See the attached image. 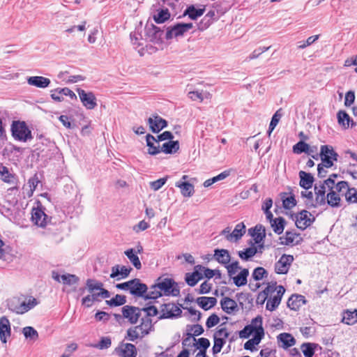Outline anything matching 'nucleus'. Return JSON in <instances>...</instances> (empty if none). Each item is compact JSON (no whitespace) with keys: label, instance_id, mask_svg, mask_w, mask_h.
<instances>
[{"label":"nucleus","instance_id":"nucleus-38","mask_svg":"<svg viewBox=\"0 0 357 357\" xmlns=\"http://www.w3.org/2000/svg\"><path fill=\"white\" fill-rule=\"evenodd\" d=\"M255 243H260L266 236L265 228L261 225H256L252 234Z\"/></svg>","mask_w":357,"mask_h":357},{"label":"nucleus","instance_id":"nucleus-25","mask_svg":"<svg viewBox=\"0 0 357 357\" xmlns=\"http://www.w3.org/2000/svg\"><path fill=\"white\" fill-rule=\"evenodd\" d=\"M305 303V297L301 295H292L287 301V306L294 310H298Z\"/></svg>","mask_w":357,"mask_h":357},{"label":"nucleus","instance_id":"nucleus-4","mask_svg":"<svg viewBox=\"0 0 357 357\" xmlns=\"http://www.w3.org/2000/svg\"><path fill=\"white\" fill-rule=\"evenodd\" d=\"M262 324V317L261 316H257L252 319L250 324L245 326L243 330L239 331V337L246 339L252 333L255 335L259 332L261 333V335L264 334Z\"/></svg>","mask_w":357,"mask_h":357},{"label":"nucleus","instance_id":"nucleus-8","mask_svg":"<svg viewBox=\"0 0 357 357\" xmlns=\"http://www.w3.org/2000/svg\"><path fill=\"white\" fill-rule=\"evenodd\" d=\"M192 28V23H177L173 26H170L167 29L166 39L181 36Z\"/></svg>","mask_w":357,"mask_h":357},{"label":"nucleus","instance_id":"nucleus-55","mask_svg":"<svg viewBox=\"0 0 357 357\" xmlns=\"http://www.w3.org/2000/svg\"><path fill=\"white\" fill-rule=\"evenodd\" d=\"M23 334L26 338H31L33 340H36L38 337V333L36 330H35L31 326H26L23 328Z\"/></svg>","mask_w":357,"mask_h":357},{"label":"nucleus","instance_id":"nucleus-12","mask_svg":"<svg viewBox=\"0 0 357 357\" xmlns=\"http://www.w3.org/2000/svg\"><path fill=\"white\" fill-rule=\"evenodd\" d=\"M148 287L146 284L142 283L138 278L132 280L130 293L135 297H142L145 298Z\"/></svg>","mask_w":357,"mask_h":357},{"label":"nucleus","instance_id":"nucleus-1","mask_svg":"<svg viewBox=\"0 0 357 357\" xmlns=\"http://www.w3.org/2000/svg\"><path fill=\"white\" fill-rule=\"evenodd\" d=\"M337 177L336 174H332L319 187L317 186V184L314 186V190L317 194L316 202L317 204H322L325 203V193L326 190H329L330 192L326 196L328 204L332 207L340 206V195L333 190L335 178Z\"/></svg>","mask_w":357,"mask_h":357},{"label":"nucleus","instance_id":"nucleus-49","mask_svg":"<svg viewBox=\"0 0 357 357\" xmlns=\"http://www.w3.org/2000/svg\"><path fill=\"white\" fill-rule=\"evenodd\" d=\"M349 203L357 202V191L354 188H348L344 195Z\"/></svg>","mask_w":357,"mask_h":357},{"label":"nucleus","instance_id":"nucleus-59","mask_svg":"<svg viewBox=\"0 0 357 357\" xmlns=\"http://www.w3.org/2000/svg\"><path fill=\"white\" fill-rule=\"evenodd\" d=\"M111 344L112 340L109 337H102L96 347L99 349H105L110 347Z\"/></svg>","mask_w":357,"mask_h":357},{"label":"nucleus","instance_id":"nucleus-13","mask_svg":"<svg viewBox=\"0 0 357 357\" xmlns=\"http://www.w3.org/2000/svg\"><path fill=\"white\" fill-rule=\"evenodd\" d=\"M148 123L151 130L154 133L159 132L161 130L167 126V121L157 114L153 115V117L149 118Z\"/></svg>","mask_w":357,"mask_h":357},{"label":"nucleus","instance_id":"nucleus-21","mask_svg":"<svg viewBox=\"0 0 357 357\" xmlns=\"http://www.w3.org/2000/svg\"><path fill=\"white\" fill-rule=\"evenodd\" d=\"M220 305L222 310L229 314L238 310L236 302L229 297L222 298L220 301Z\"/></svg>","mask_w":357,"mask_h":357},{"label":"nucleus","instance_id":"nucleus-30","mask_svg":"<svg viewBox=\"0 0 357 357\" xmlns=\"http://www.w3.org/2000/svg\"><path fill=\"white\" fill-rule=\"evenodd\" d=\"M249 275V271L247 268H243L241 272L236 276H233L231 278L233 279L234 284L237 287H241L245 285L248 282L247 278Z\"/></svg>","mask_w":357,"mask_h":357},{"label":"nucleus","instance_id":"nucleus-50","mask_svg":"<svg viewBox=\"0 0 357 357\" xmlns=\"http://www.w3.org/2000/svg\"><path fill=\"white\" fill-rule=\"evenodd\" d=\"M337 119L339 124L344 127H348L350 121V117L344 111H339L337 113Z\"/></svg>","mask_w":357,"mask_h":357},{"label":"nucleus","instance_id":"nucleus-53","mask_svg":"<svg viewBox=\"0 0 357 357\" xmlns=\"http://www.w3.org/2000/svg\"><path fill=\"white\" fill-rule=\"evenodd\" d=\"M170 17V14L167 9H162L158 12V13L154 16V20L157 23H162Z\"/></svg>","mask_w":357,"mask_h":357},{"label":"nucleus","instance_id":"nucleus-39","mask_svg":"<svg viewBox=\"0 0 357 357\" xmlns=\"http://www.w3.org/2000/svg\"><path fill=\"white\" fill-rule=\"evenodd\" d=\"M125 255L129 259L132 265L138 270L141 269L142 264L138 256L135 253V250L132 248L128 249L125 251Z\"/></svg>","mask_w":357,"mask_h":357},{"label":"nucleus","instance_id":"nucleus-16","mask_svg":"<svg viewBox=\"0 0 357 357\" xmlns=\"http://www.w3.org/2000/svg\"><path fill=\"white\" fill-rule=\"evenodd\" d=\"M10 323L6 317L0 318V340L3 343H6L7 338L10 336Z\"/></svg>","mask_w":357,"mask_h":357},{"label":"nucleus","instance_id":"nucleus-35","mask_svg":"<svg viewBox=\"0 0 357 357\" xmlns=\"http://www.w3.org/2000/svg\"><path fill=\"white\" fill-rule=\"evenodd\" d=\"M179 149V143L178 141H169L162 144L160 152L162 151L167 154H172Z\"/></svg>","mask_w":357,"mask_h":357},{"label":"nucleus","instance_id":"nucleus-3","mask_svg":"<svg viewBox=\"0 0 357 357\" xmlns=\"http://www.w3.org/2000/svg\"><path fill=\"white\" fill-rule=\"evenodd\" d=\"M11 132L14 139L20 142H26L33 138L31 131L24 121H13Z\"/></svg>","mask_w":357,"mask_h":357},{"label":"nucleus","instance_id":"nucleus-51","mask_svg":"<svg viewBox=\"0 0 357 357\" xmlns=\"http://www.w3.org/2000/svg\"><path fill=\"white\" fill-rule=\"evenodd\" d=\"M214 344L212 348L213 354H217L220 352L222 348L225 344V340H222L221 337H217L216 336L213 337Z\"/></svg>","mask_w":357,"mask_h":357},{"label":"nucleus","instance_id":"nucleus-32","mask_svg":"<svg viewBox=\"0 0 357 357\" xmlns=\"http://www.w3.org/2000/svg\"><path fill=\"white\" fill-rule=\"evenodd\" d=\"M38 301L35 298L30 297L27 301L20 302L19 301V308L20 314H24L31 309L33 308L36 305H38Z\"/></svg>","mask_w":357,"mask_h":357},{"label":"nucleus","instance_id":"nucleus-48","mask_svg":"<svg viewBox=\"0 0 357 357\" xmlns=\"http://www.w3.org/2000/svg\"><path fill=\"white\" fill-rule=\"evenodd\" d=\"M349 184L347 181H337V183L335 182L334 188L335 191L336 193H338V195L343 196L344 194L347 190H348Z\"/></svg>","mask_w":357,"mask_h":357},{"label":"nucleus","instance_id":"nucleus-52","mask_svg":"<svg viewBox=\"0 0 357 357\" xmlns=\"http://www.w3.org/2000/svg\"><path fill=\"white\" fill-rule=\"evenodd\" d=\"M268 272L263 267L256 268L252 273V278L255 280H260L265 277H267Z\"/></svg>","mask_w":357,"mask_h":357},{"label":"nucleus","instance_id":"nucleus-54","mask_svg":"<svg viewBox=\"0 0 357 357\" xmlns=\"http://www.w3.org/2000/svg\"><path fill=\"white\" fill-rule=\"evenodd\" d=\"M61 281L65 284H74L79 281V278L75 275L65 274L61 276Z\"/></svg>","mask_w":357,"mask_h":357},{"label":"nucleus","instance_id":"nucleus-42","mask_svg":"<svg viewBox=\"0 0 357 357\" xmlns=\"http://www.w3.org/2000/svg\"><path fill=\"white\" fill-rule=\"evenodd\" d=\"M284 225L285 220L281 217L275 218L274 221L271 223V227L277 234H281L283 232Z\"/></svg>","mask_w":357,"mask_h":357},{"label":"nucleus","instance_id":"nucleus-43","mask_svg":"<svg viewBox=\"0 0 357 357\" xmlns=\"http://www.w3.org/2000/svg\"><path fill=\"white\" fill-rule=\"evenodd\" d=\"M282 116V109H279L278 110L276 111V112L272 116L271 123L269 124L268 130L267 131V134H268V137L271 136L272 132L273 131V130L275 129L276 126L278 124Z\"/></svg>","mask_w":357,"mask_h":357},{"label":"nucleus","instance_id":"nucleus-7","mask_svg":"<svg viewBox=\"0 0 357 357\" xmlns=\"http://www.w3.org/2000/svg\"><path fill=\"white\" fill-rule=\"evenodd\" d=\"M182 313V310L174 303H168L160 305L159 319H172L178 317Z\"/></svg>","mask_w":357,"mask_h":357},{"label":"nucleus","instance_id":"nucleus-5","mask_svg":"<svg viewBox=\"0 0 357 357\" xmlns=\"http://www.w3.org/2000/svg\"><path fill=\"white\" fill-rule=\"evenodd\" d=\"M121 312L122 315L114 314L117 320L123 318L130 324H135L141 316L142 310L137 307L127 305L121 308Z\"/></svg>","mask_w":357,"mask_h":357},{"label":"nucleus","instance_id":"nucleus-58","mask_svg":"<svg viewBox=\"0 0 357 357\" xmlns=\"http://www.w3.org/2000/svg\"><path fill=\"white\" fill-rule=\"evenodd\" d=\"M167 177L161 178L150 183V187L152 190L157 191L160 190L166 183Z\"/></svg>","mask_w":357,"mask_h":357},{"label":"nucleus","instance_id":"nucleus-20","mask_svg":"<svg viewBox=\"0 0 357 357\" xmlns=\"http://www.w3.org/2000/svg\"><path fill=\"white\" fill-rule=\"evenodd\" d=\"M245 233V226L243 222L237 224L233 231L229 236H226V239L231 242H236Z\"/></svg>","mask_w":357,"mask_h":357},{"label":"nucleus","instance_id":"nucleus-14","mask_svg":"<svg viewBox=\"0 0 357 357\" xmlns=\"http://www.w3.org/2000/svg\"><path fill=\"white\" fill-rule=\"evenodd\" d=\"M285 291L282 286L278 287V292L267 300L266 308L269 311L275 310L281 302L282 297Z\"/></svg>","mask_w":357,"mask_h":357},{"label":"nucleus","instance_id":"nucleus-2","mask_svg":"<svg viewBox=\"0 0 357 357\" xmlns=\"http://www.w3.org/2000/svg\"><path fill=\"white\" fill-rule=\"evenodd\" d=\"M320 157L321 162L318 165V176L321 178L325 177L328 169L333 165V161L337 160V154L329 146H321Z\"/></svg>","mask_w":357,"mask_h":357},{"label":"nucleus","instance_id":"nucleus-31","mask_svg":"<svg viewBox=\"0 0 357 357\" xmlns=\"http://www.w3.org/2000/svg\"><path fill=\"white\" fill-rule=\"evenodd\" d=\"M278 287L276 286V283H268L266 289L259 294L257 299L262 298L264 302L268 296H273V294H275L278 291Z\"/></svg>","mask_w":357,"mask_h":357},{"label":"nucleus","instance_id":"nucleus-11","mask_svg":"<svg viewBox=\"0 0 357 357\" xmlns=\"http://www.w3.org/2000/svg\"><path fill=\"white\" fill-rule=\"evenodd\" d=\"M32 222L41 227H45L50 219L41 208H33L31 211Z\"/></svg>","mask_w":357,"mask_h":357},{"label":"nucleus","instance_id":"nucleus-44","mask_svg":"<svg viewBox=\"0 0 357 357\" xmlns=\"http://www.w3.org/2000/svg\"><path fill=\"white\" fill-rule=\"evenodd\" d=\"M257 252L256 247H250L245 249L244 250L238 251L239 257L244 261H248L250 258L254 257Z\"/></svg>","mask_w":357,"mask_h":357},{"label":"nucleus","instance_id":"nucleus-37","mask_svg":"<svg viewBox=\"0 0 357 357\" xmlns=\"http://www.w3.org/2000/svg\"><path fill=\"white\" fill-rule=\"evenodd\" d=\"M283 207L286 209H291L296 205L294 195H289L287 192L281 194Z\"/></svg>","mask_w":357,"mask_h":357},{"label":"nucleus","instance_id":"nucleus-47","mask_svg":"<svg viewBox=\"0 0 357 357\" xmlns=\"http://www.w3.org/2000/svg\"><path fill=\"white\" fill-rule=\"evenodd\" d=\"M86 284L89 292H93L95 291H100L103 287V284L101 282L93 279H88Z\"/></svg>","mask_w":357,"mask_h":357},{"label":"nucleus","instance_id":"nucleus-15","mask_svg":"<svg viewBox=\"0 0 357 357\" xmlns=\"http://www.w3.org/2000/svg\"><path fill=\"white\" fill-rule=\"evenodd\" d=\"M116 351L121 357H136L137 354L136 347L131 343H121Z\"/></svg>","mask_w":357,"mask_h":357},{"label":"nucleus","instance_id":"nucleus-46","mask_svg":"<svg viewBox=\"0 0 357 357\" xmlns=\"http://www.w3.org/2000/svg\"><path fill=\"white\" fill-rule=\"evenodd\" d=\"M106 303L109 306H121L126 303V297L123 295L116 294L112 299L106 301Z\"/></svg>","mask_w":357,"mask_h":357},{"label":"nucleus","instance_id":"nucleus-18","mask_svg":"<svg viewBox=\"0 0 357 357\" xmlns=\"http://www.w3.org/2000/svg\"><path fill=\"white\" fill-rule=\"evenodd\" d=\"M299 185L305 190L301 191V197L311 199L312 197V193L311 191H308V190L312 187V175L311 174L310 176L307 178L301 177Z\"/></svg>","mask_w":357,"mask_h":357},{"label":"nucleus","instance_id":"nucleus-64","mask_svg":"<svg viewBox=\"0 0 357 357\" xmlns=\"http://www.w3.org/2000/svg\"><path fill=\"white\" fill-rule=\"evenodd\" d=\"M77 349V344L76 343H71L66 347L65 352L60 357H70Z\"/></svg>","mask_w":357,"mask_h":357},{"label":"nucleus","instance_id":"nucleus-63","mask_svg":"<svg viewBox=\"0 0 357 357\" xmlns=\"http://www.w3.org/2000/svg\"><path fill=\"white\" fill-rule=\"evenodd\" d=\"M302 351L305 357H312V344L303 343L301 345Z\"/></svg>","mask_w":357,"mask_h":357},{"label":"nucleus","instance_id":"nucleus-9","mask_svg":"<svg viewBox=\"0 0 357 357\" xmlns=\"http://www.w3.org/2000/svg\"><path fill=\"white\" fill-rule=\"evenodd\" d=\"M294 261V257L290 255H282L280 259L275 264V271L278 274H286Z\"/></svg>","mask_w":357,"mask_h":357},{"label":"nucleus","instance_id":"nucleus-29","mask_svg":"<svg viewBox=\"0 0 357 357\" xmlns=\"http://www.w3.org/2000/svg\"><path fill=\"white\" fill-rule=\"evenodd\" d=\"M142 336L148 335L153 328L152 320L149 317L142 318L141 323L137 326Z\"/></svg>","mask_w":357,"mask_h":357},{"label":"nucleus","instance_id":"nucleus-19","mask_svg":"<svg viewBox=\"0 0 357 357\" xmlns=\"http://www.w3.org/2000/svg\"><path fill=\"white\" fill-rule=\"evenodd\" d=\"M51 81L49 78L42 76H32L27 78V83L30 86L45 89L47 87Z\"/></svg>","mask_w":357,"mask_h":357},{"label":"nucleus","instance_id":"nucleus-26","mask_svg":"<svg viewBox=\"0 0 357 357\" xmlns=\"http://www.w3.org/2000/svg\"><path fill=\"white\" fill-rule=\"evenodd\" d=\"M342 322L347 325L357 323V310H346L342 312Z\"/></svg>","mask_w":357,"mask_h":357},{"label":"nucleus","instance_id":"nucleus-34","mask_svg":"<svg viewBox=\"0 0 357 357\" xmlns=\"http://www.w3.org/2000/svg\"><path fill=\"white\" fill-rule=\"evenodd\" d=\"M278 340L282 343V347L287 349L296 343V340L289 333H282L278 336Z\"/></svg>","mask_w":357,"mask_h":357},{"label":"nucleus","instance_id":"nucleus-22","mask_svg":"<svg viewBox=\"0 0 357 357\" xmlns=\"http://www.w3.org/2000/svg\"><path fill=\"white\" fill-rule=\"evenodd\" d=\"M146 145L149 146L148 153L155 155L160 152V145L156 138L151 134L146 136Z\"/></svg>","mask_w":357,"mask_h":357},{"label":"nucleus","instance_id":"nucleus-60","mask_svg":"<svg viewBox=\"0 0 357 357\" xmlns=\"http://www.w3.org/2000/svg\"><path fill=\"white\" fill-rule=\"evenodd\" d=\"M220 321L219 317L215 314H212L206 320V325L208 328L216 326Z\"/></svg>","mask_w":357,"mask_h":357},{"label":"nucleus","instance_id":"nucleus-62","mask_svg":"<svg viewBox=\"0 0 357 357\" xmlns=\"http://www.w3.org/2000/svg\"><path fill=\"white\" fill-rule=\"evenodd\" d=\"M141 310H142V311H144L146 313V317H149V318H150V317L156 316L157 314H158L160 313L158 310L157 309V307L154 305H150V306H148L146 307H143Z\"/></svg>","mask_w":357,"mask_h":357},{"label":"nucleus","instance_id":"nucleus-17","mask_svg":"<svg viewBox=\"0 0 357 357\" xmlns=\"http://www.w3.org/2000/svg\"><path fill=\"white\" fill-rule=\"evenodd\" d=\"M132 268L130 267L128 268L125 266H120L119 265H116L112 267V273L110 274L111 278H116L117 280H121L127 278Z\"/></svg>","mask_w":357,"mask_h":357},{"label":"nucleus","instance_id":"nucleus-28","mask_svg":"<svg viewBox=\"0 0 357 357\" xmlns=\"http://www.w3.org/2000/svg\"><path fill=\"white\" fill-rule=\"evenodd\" d=\"M205 8H196L194 5L188 6L183 13V16L188 15L191 20H197L204 15Z\"/></svg>","mask_w":357,"mask_h":357},{"label":"nucleus","instance_id":"nucleus-41","mask_svg":"<svg viewBox=\"0 0 357 357\" xmlns=\"http://www.w3.org/2000/svg\"><path fill=\"white\" fill-rule=\"evenodd\" d=\"M162 293L159 289L157 283L151 286L148 289L146 294H145V299H156L162 296Z\"/></svg>","mask_w":357,"mask_h":357},{"label":"nucleus","instance_id":"nucleus-40","mask_svg":"<svg viewBox=\"0 0 357 357\" xmlns=\"http://www.w3.org/2000/svg\"><path fill=\"white\" fill-rule=\"evenodd\" d=\"M143 337L144 336H142V333H140V331L137 326L129 328L127 330L126 336L125 337L126 339L131 342H134L139 338Z\"/></svg>","mask_w":357,"mask_h":357},{"label":"nucleus","instance_id":"nucleus-23","mask_svg":"<svg viewBox=\"0 0 357 357\" xmlns=\"http://www.w3.org/2000/svg\"><path fill=\"white\" fill-rule=\"evenodd\" d=\"M175 186L180 188L181 195L185 197H192L195 192L194 185L186 181H179Z\"/></svg>","mask_w":357,"mask_h":357},{"label":"nucleus","instance_id":"nucleus-36","mask_svg":"<svg viewBox=\"0 0 357 357\" xmlns=\"http://www.w3.org/2000/svg\"><path fill=\"white\" fill-rule=\"evenodd\" d=\"M264 334L257 333V334L254 335L253 338L248 340L244 344V349L246 350L253 351L255 349V346L257 345L260 343L261 340L264 338Z\"/></svg>","mask_w":357,"mask_h":357},{"label":"nucleus","instance_id":"nucleus-24","mask_svg":"<svg viewBox=\"0 0 357 357\" xmlns=\"http://www.w3.org/2000/svg\"><path fill=\"white\" fill-rule=\"evenodd\" d=\"M214 252V258L218 262L225 265V266L229 263L231 256L227 250L216 249Z\"/></svg>","mask_w":357,"mask_h":357},{"label":"nucleus","instance_id":"nucleus-27","mask_svg":"<svg viewBox=\"0 0 357 357\" xmlns=\"http://www.w3.org/2000/svg\"><path fill=\"white\" fill-rule=\"evenodd\" d=\"M197 303L202 309L208 310L215 305L217 299L214 297L202 296L197 299Z\"/></svg>","mask_w":357,"mask_h":357},{"label":"nucleus","instance_id":"nucleus-10","mask_svg":"<svg viewBox=\"0 0 357 357\" xmlns=\"http://www.w3.org/2000/svg\"><path fill=\"white\" fill-rule=\"evenodd\" d=\"M77 92L81 102L86 109H93L96 107V98L92 92L86 93L82 89H77Z\"/></svg>","mask_w":357,"mask_h":357},{"label":"nucleus","instance_id":"nucleus-6","mask_svg":"<svg viewBox=\"0 0 357 357\" xmlns=\"http://www.w3.org/2000/svg\"><path fill=\"white\" fill-rule=\"evenodd\" d=\"M157 284L159 289L165 296H177L179 294V289L176 287V283L171 278H158Z\"/></svg>","mask_w":357,"mask_h":357},{"label":"nucleus","instance_id":"nucleus-33","mask_svg":"<svg viewBox=\"0 0 357 357\" xmlns=\"http://www.w3.org/2000/svg\"><path fill=\"white\" fill-rule=\"evenodd\" d=\"M307 211H302L296 217V225L298 228L305 229L310 225V219L307 218Z\"/></svg>","mask_w":357,"mask_h":357},{"label":"nucleus","instance_id":"nucleus-56","mask_svg":"<svg viewBox=\"0 0 357 357\" xmlns=\"http://www.w3.org/2000/svg\"><path fill=\"white\" fill-rule=\"evenodd\" d=\"M225 267L230 278L233 277L241 268L238 261L228 264Z\"/></svg>","mask_w":357,"mask_h":357},{"label":"nucleus","instance_id":"nucleus-61","mask_svg":"<svg viewBox=\"0 0 357 357\" xmlns=\"http://www.w3.org/2000/svg\"><path fill=\"white\" fill-rule=\"evenodd\" d=\"M8 307L10 311L15 312L16 314H20V312H18L20 310L18 298H14L10 300L8 302Z\"/></svg>","mask_w":357,"mask_h":357},{"label":"nucleus","instance_id":"nucleus-57","mask_svg":"<svg viewBox=\"0 0 357 357\" xmlns=\"http://www.w3.org/2000/svg\"><path fill=\"white\" fill-rule=\"evenodd\" d=\"M271 46L269 47H259V48L255 50L247 58V60L250 61L255 59H257L261 55L262 53L265 52L266 51L270 49Z\"/></svg>","mask_w":357,"mask_h":357},{"label":"nucleus","instance_id":"nucleus-45","mask_svg":"<svg viewBox=\"0 0 357 357\" xmlns=\"http://www.w3.org/2000/svg\"><path fill=\"white\" fill-rule=\"evenodd\" d=\"M310 145L304 142L303 141H300L296 143L293 146V152L296 154H301L302 153H309L310 151Z\"/></svg>","mask_w":357,"mask_h":357}]
</instances>
